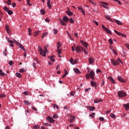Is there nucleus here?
<instances>
[{"label": "nucleus", "instance_id": "nucleus-24", "mask_svg": "<svg viewBox=\"0 0 129 129\" xmlns=\"http://www.w3.org/2000/svg\"><path fill=\"white\" fill-rule=\"evenodd\" d=\"M105 19H106L107 20H108L109 21H110V22H113V21H112L110 19V17H109V16H107V15H105Z\"/></svg>", "mask_w": 129, "mask_h": 129}, {"label": "nucleus", "instance_id": "nucleus-52", "mask_svg": "<svg viewBox=\"0 0 129 129\" xmlns=\"http://www.w3.org/2000/svg\"><path fill=\"white\" fill-rule=\"evenodd\" d=\"M95 114V113H92L91 114H90V116L93 118L94 117V115Z\"/></svg>", "mask_w": 129, "mask_h": 129}, {"label": "nucleus", "instance_id": "nucleus-14", "mask_svg": "<svg viewBox=\"0 0 129 129\" xmlns=\"http://www.w3.org/2000/svg\"><path fill=\"white\" fill-rule=\"evenodd\" d=\"M108 78L109 81L111 82V83H112L113 84H114V83H115V81L113 80V78H112V77H109Z\"/></svg>", "mask_w": 129, "mask_h": 129}, {"label": "nucleus", "instance_id": "nucleus-33", "mask_svg": "<svg viewBox=\"0 0 129 129\" xmlns=\"http://www.w3.org/2000/svg\"><path fill=\"white\" fill-rule=\"evenodd\" d=\"M47 35H48L47 33H44L43 34V35L41 36V38H45V37H46V36H47Z\"/></svg>", "mask_w": 129, "mask_h": 129}, {"label": "nucleus", "instance_id": "nucleus-30", "mask_svg": "<svg viewBox=\"0 0 129 129\" xmlns=\"http://www.w3.org/2000/svg\"><path fill=\"white\" fill-rule=\"evenodd\" d=\"M53 108H57V109H59V106H58L57 104H53Z\"/></svg>", "mask_w": 129, "mask_h": 129}, {"label": "nucleus", "instance_id": "nucleus-21", "mask_svg": "<svg viewBox=\"0 0 129 129\" xmlns=\"http://www.w3.org/2000/svg\"><path fill=\"white\" fill-rule=\"evenodd\" d=\"M123 106L125 108L126 110H128V109H129V104H124Z\"/></svg>", "mask_w": 129, "mask_h": 129}, {"label": "nucleus", "instance_id": "nucleus-38", "mask_svg": "<svg viewBox=\"0 0 129 129\" xmlns=\"http://www.w3.org/2000/svg\"><path fill=\"white\" fill-rule=\"evenodd\" d=\"M57 49H59V48L61 47V43L60 42H57Z\"/></svg>", "mask_w": 129, "mask_h": 129}, {"label": "nucleus", "instance_id": "nucleus-20", "mask_svg": "<svg viewBox=\"0 0 129 129\" xmlns=\"http://www.w3.org/2000/svg\"><path fill=\"white\" fill-rule=\"evenodd\" d=\"M54 57H55L54 55H52L51 56H48V58H49V59L51 60V61H52V62H55V59H54Z\"/></svg>", "mask_w": 129, "mask_h": 129}, {"label": "nucleus", "instance_id": "nucleus-61", "mask_svg": "<svg viewBox=\"0 0 129 129\" xmlns=\"http://www.w3.org/2000/svg\"><path fill=\"white\" fill-rule=\"evenodd\" d=\"M53 118H57V117H58V115H57L56 114H54L53 115Z\"/></svg>", "mask_w": 129, "mask_h": 129}, {"label": "nucleus", "instance_id": "nucleus-2", "mask_svg": "<svg viewBox=\"0 0 129 129\" xmlns=\"http://www.w3.org/2000/svg\"><path fill=\"white\" fill-rule=\"evenodd\" d=\"M111 63L112 64V65H114V66H116L118 65L120 63H121L122 64V61H121V60L119 58H117L116 60L115 59H110Z\"/></svg>", "mask_w": 129, "mask_h": 129}, {"label": "nucleus", "instance_id": "nucleus-36", "mask_svg": "<svg viewBox=\"0 0 129 129\" xmlns=\"http://www.w3.org/2000/svg\"><path fill=\"white\" fill-rule=\"evenodd\" d=\"M2 97H6V94L4 93L0 94V98H1Z\"/></svg>", "mask_w": 129, "mask_h": 129}, {"label": "nucleus", "instance_id": "nucleus-34", "mask_svg": "<svg viewBox=\"0 0 129 129\" xmlns=\"http://www.w3.org/2000/svg\"><path fill=\"white\" fill-rule=\"evenodd\" d=\"M19 48H20V49H22L24 51H26V49H25V47H24V46L22 44L19 46Z\"/></svg>", "mask_w": 129, "mask_h": 129}, {"label": "nucleus", "instance_id": "nucleus-49", "mask_svg": "<svg viewBox=\"0 0 129 129\" xmlns=\"http://www.w3.org/2000/svg\"><path fill=\"white\" fill-rule=\"evenodd\" d=\"M27 4L28 5V6H32V4H30V0H27Z\"/></svg>", "mask_w": 129, "mask_h": 129}, {"label": "nucleus", "instance_id": "nucleus-39", "mask_svg": "<svg viewBox=\"0 0 129 129\" xmlns=\"http://www.w3.org/2000/svg\"><path fill=\"white\" fill-rule=\"evenodd\" d=\"M70 93L71 96H75V92H71Z\"/></svg>", "mask_w": 129, "mask_h": 129}, {"label": "nucleus", "instance_id": "nucleus-10", "mask_svg": "<svg viewBox=\"0 0 129 129\" xmlns=\"http://www.w3.org/2000/svg\"><path fill=\"white\" fill-rule=\"evenodd\" d=\"M103 100L101 99H96L94 100V103H99V102H102Z\"/></svg>", "mask_w": 129, "mask_h": 129}, {"label": "nucleus", "instance_id": "nucleus-60", "mask_svg": "<svg viewBox=\"0 0 129 129\" xmlns=\"http://www.w3.org/2000/svg\"><path fill=\"white\" fill-rule=\"evenodd\" d=\"M73 58H71L70 59V63H72V64H73Z\"/></svg>", "mask_w": 129, "mask_h": 129}, {"label": "nucleus", "instance_id": "nucleus-35", "mask_svg": "<svg viewBox=\"0 0 129 129\" xmlns=\"http://www.w3.org/2000/svg\"><path fill=\"white\" fill-rule=\"evenodd\" d=\"M39 33H40V31H36L34 32V37H36L39 35Z\"/></svg>", "mask_w": 129, "mask_h": 129}, {"label": "nucleus", "instance_id": "nucleus-58", "mask_svg": "<svg viewBox=\"0 0 129 129\" xmlns=\"http://www.w3.org/2000/svg\"><path fill=\"white\" fill-rule=\"evenodd\" d=\"M112 51L114 54H115V55H117V52H116V51L114 49H112Z\"/></svg>", "mask_w": 129, "mask_h": 129}, {"label": "nucleus", "instance_id": "nucleus-8", "mask_svg": "<svg viewBox=\"0 0 129 129\" xmlns=\"http://www.w3.org/2000/svg\"><path fill=\"white\" fill-rule=\"evenodd\" d=\"M117 79L118 81H120V82H122V83H125V82H126V80L125 79H123V78L121 77H118Z\"/></svg>", "mask_w": 129, "mask_h": 129}, {"label": "nucleus", "instance_id": "nucleus-57", "mask_svg": "<svg viewBox=\"0 0 129 129\" xmlns=\"http://www.w3.org/2000/svg\"><path fill=\"white\" fill-rule=\"evenodd\" d=\"M78 10H79V11H82L83 10V8H82V7H81V6H80L79 7H78Z\"/></svg>", "mask_w": 129, "mask_h": 129}, {"label": "nucleus", "instance_id": "nucleus-18", "mask_svg": "<svg viewBox=\"0 0 129 129\" xmlns=\"http://www.w3.org/2000/svg\"><path fill=\"white\" fill-rule=\"evenodd\" d=\"M6 30L8 34L11 33V29L9 28V25H6Z\"/></svg>", "mask_w": 129, "mask_h": 129}, {"label": "nucleus", "instance_id": "nucleus-46", "mask_svg": "<svg viewBox=\"0 0 129 129\" xmlns=\"http://www.w3.org/2000/svg\"><path fill=\"white\" fill-rule=\"evenodd\" d=\"M99 120H100L101 121H103V120H104V118L102 117H100L99 118Z\"/></svg>", "mask_w": 129, "mask_h": 129}, {"label": "nucleus", "instance_id": "nucleus-54", "mask_svg": "<svg viewBox=\"0 0 129 129\" xmlns=\"http://www.w3.org/2000/svg\"><path fill=\"white\" fill-rule=\"evenodd\" d=\"M69 121L71 123H72V122H73L74 121V119H69Z\"/></svg>", "mask_w": 129, "mask_h": 129}, {"label": "nucleus", "instance_id": "nucleus-48", "mask_svg": "<svg viewBox=\"0 0 129 129\" xmlns=\"http://www.w3.org/2000/svg\"><path fill=\"white\" fill-rule=\"evenodd\" d=\"M115 2H117V3H118V5H121V2H120V1H118V0H113Z\"/></svg>", "mask_w": 129, "mask_h": 129}, {"label": "nucleus", "instance_id": "nucleus-40", "mask_svg": "<svg viewBox=\"0 0 129 129\" xmlns=\"http://www.w3.org/2000/svg\"><path fill=\"white\" fill-rule=\"evenodd\" d=\"M40 127V126L38 125H35L33 126V128L34 129H37V128H39Z\"/></svg>", "mask_w": 129, "mask_h": 129}, {"label": "nucleus", "instance_id": "nucleus-23", "mask_svg": "<svg viewBox=\"0 0 129 129\" xmlns=\"http://www.w3.org/2000/svg\"><path fill=\"white\" fill-rule=\"evenodd\" d=\"M88 109H89L90 111H93L94 109H95V107H91L89 106L88 107Z\"/></svg>", "mask_w": 129, "mask_h": 129}, {"label": "nucleus", "instance_id": "nucleus-37", "mask_svg": "<svg viewBox=\"0 0 129 129\" xmlns=\"http://www.w3.org/2000/svg\"><path fill=\"white\" fill-rule=\"evenodd\" d=\"M40 13L42 15H45V10L41 9L40 10Z\"/></svg>", "mask_w": 129, "mask_h": 129}, {"label": "nucleus", "instance_id": "nucleus-63", "mask_svg": "<svg viewBox=\"0 0 129 129\" xmlns=\"http://www.w3.org/2000/svg\"><path fill=\"white\" fill-rule=\"evenodd\" d=\"M16 3H13L12 4V6L13 8H15V7H16Z\"/></svg>", "mask_w": 129, "mask_h": 129}, {"label": "nucleus", "instance_id": "nucleus-16", "mask_svg": "<svg viewBox=\"0 0 129 129\" xmlns=\"http://www.w3.org/2000/svg\"><path fill=\"white\" fill-rule=\"evenodd\" d=\"M89 61L90 64H93V62L95 61V60H94V58H93L89 57Z\"/></svg>", "mask_w": 129, "mask_h": 129}, {"label": "nucleus", "instance_id": "nucleus-62", "mask_svg": "<svg viewBox=\"0 0 129 129\" xmlns=\"http://www.w3.org/2000/svg\"><path fill=\"white\" fill-rule=\"evenodd\" d=\"M31 108L33 109V110H34V111H37V108H36V107H32Z\"/></svg>", "mask_w": 129, "mask_h": 129}, {"label": "nucleus", "instance_id": "nucleus-32", "mask_svg": "<svg viewBox=\"0 0 129 129\" xmlns=\"http://www.w3.org/2000/svg\"><path fill=\"white\" fill-rule=\"evenodd\" d=\"M24 102L25 104H26V105H29L31 104L30 103V102L29 101H27V100H25L24 101Z\"/></svg>", "mask_w": 129, "mask_h": 129}, {"label": "nucleus", "instance_id": "nucleus-51", "mask_svg": "<svg viewBox=\"0 0 129 129\" xmlns=\"http://www.w3.org/2000/svg\"><path fill=\"white\" fill-rule=\"evenodd\" d=\"M19 72H20V73H23V72H25V70H24V69H21L19 71Z\"/></svg>", "mask_w": 129, "mask_h": 129}, {"label": "nucleus", "instance_id": "nucleus-22", "mask_svg": "<svg viewBox=\"0 0 129 129\" xmlns=\"http://www.w3.org/2000/svg\"><path fill=\"white\" fill-rule=\"evenodd\" d=\"M74 71L76 74L80 73V71H79V70L77 68L74 69Z\"/></svg>", "mask_w": 129, "mask_h": 129}, {"label": "nucleus", "instance_id": "nucleus-53", "mask_svg": "<svg viewBox=\"0 0 129 129\" xmlns=\"http://www.w3.org/2000/svg\"><path fill=\"white\" fill-rule=\"evenodd\" d=\"M53 33H54V34H57V33H58V30H57L54 29H53Z\"/></svg>", "mask_w": 129, "mask_h": 129}, {"label": "nucleus", "instance_id": "nucleus-64", "mask_svg": "<svg viewBox=\"0 0 129 129\" xmlns=\"http://www.w3.org/2000/svg\"><path fill=\"white\" fill-rule=\"evenodd\" d=\"M89 2L90 3H91L92 5H95V3H94V2H93V1H92L91 0H89Z\"/></svg>", "mask_w": 129, "mask_h": 129}, {"label": "nucleus", "instance_id": "nucleus-6", "mask_svg": "<svg viewBox=\"0 0 129 129\" xmlns=\"http://www.w3.org/2000/svg\"><path fill=\"white\" fill-rule=\"evenodd\" d=\"M3 10H4V11H5V12H7L8 14L9 15H10V16H11V15H13V14H14L13 11L10 10V9L6 6L3 7Z\"/></svg>", "mask_w": 129, "mask_h": 129}, {"label": "nucleus", "instance_id": "nucleus-50", "mask_svg": "<svg viewBox=\"0 0 129 129\" xmlns=\"http://www.w3.org/2000/svg\"><path fill=\"white\" fill-rule=\"evenodd\" d=\"M9 65H10V66H12V65H13V64H14V63L13 62V61L10 60L9 62Z\"/></svg>", "mask_w": 129, "mask_h": 129}, {"label": "nucleus", "instance_id": "nucleus-17", "mask_svg": "<svg viewBox=\"0 0 129 129\" xmlns=\"http://www.w3.org/2000/svg\"><path fill=\"white\" fill-rule=\"evenodd\" d=\"M66 14H67V15L70 16H73V13H72L71 11L69 10H68L66 12Z\"/></svg>", "mask_w": 129, "mask_h": 129}, {"label": "nucleus", "instance_id": "nucleus-12", "mask_svg": "<svg viewBox=\"0 0 129 129\" xmlns=\"http://www.w3.org/2000/svg\"><path fill=\"white\" fill-rule=\"evenodd\" d=\"M91 85L93 87H97V84L93 81L91 82Z\"/></svg>", "mask_w": 129, "mask_h": 129}, {"label": "nucleus", "instance_id": "nucleus-44", "mask_svg": "<svg viewBox=\"0 0 129 129\" xmlns=\"http://www.w3.org/2000/svg\"><path fill=\"white\" fill-rule=\"evenodd\" d=\"M34 60L38 63L40 64V61H39V59L37 57H35Z\"/></svg>", "mask_w": 129, "mask_h": 129}, {"label": "nucleus", "instance_id": "nucleus-45", "mask_svg": "<svg viewBox=\"0 0 129 129\" xmlns=\"http://www.w3.org/2000/svg\"><path fill=\"white\" fill-rule=\"evenodd\" d=\"M108 42H109V43L110 45H112L113 42H112V40H111V39H109Z\"/></svg>", "mask_w": 129, "mask_h": 129}, {"label": "nucleus", "instance_id": "nucleus-5", "mask_svg": "<svg viewBox=\"0 0 129 129\" xmlns=\"http://www.w3.org/2000/svg\"><path fill=\"white\" fill-rule=\"evenodd\" d=\"M75 50L77 52V53H81L82 51H83L84 50V48L82 46H81L80 45H78L76 46Z\"/></svg>", "mask_w": 129, "mask_h": 129}, {"label": "nucleus", "instance_id": "nucleus-15", "mask_svg": "<svg viewBox=\"0 0 129 129\" xmlns=\"http://www.w3.org/2000/svg\"><path fill=\"white\" fill-rule=\"evenodd\" d=\"M81 43H82V45H83V46H84V47H85L86 48H87V47H88V46L87 45V42H84L83 41L81 40Z\"/></svg>", "mask_w": 129, "mask_h": 129}, {"label": "nucleus", "instance_id": "nucleus-26", "mask_svg": "<svg viewBox=\"0 0 129 129\" xmlns=\"http://www.w3.org/2000/svg\"><path fill=\"white\" fill-rule=\"evenodd\" d=\"M64 74L63 75L62 78H64V77H66L67 75L68 74V72H67V70H64Z\"/></svg>", "mask_w": 129, "mask_h": 129}, {"label": "nucleus", "instance_id": "nucleus-25", "mask_svg": "<svg viewBox=\"0 0 129 129\" xmlns=\"http://www.w3.org/2000/svg\"><path fill=\"white\" fill-rule=\"evenodd\" d=\"M16 76L19 78H21V77H22V75L20 73H16Z\"/></svg>", "mask_w": 129, "mask_h": 129}, {"label": "nucleus", "instance_id": "nucleus-3", "mask_svg": "<svg viewBox=\"0 0 129 129\" xmlns=\"http://www.w3.org/2000/svg\"><path fill=\"white\" fill-rule=\"evenodd\" d=\"M95 75V73L93 72V71H92L90 72V74H87L86 75V79H89V78H91L92 80H94Z\"/></svg>", "mask_w": 129, "mask_h": 129}, {"label": "nucleus", "instance_id": "nucleus-42", "mask_svg": "<svg viewBox=\"0 0 129 129\" xmlns=\"http://www.w3.org/2000/svg\"><path fill=\"white\" fill-rule=\"evenodd\" d=\"M11 3H12V0H8L7 2V5L8 6H11Z\"/></svg>", "mask_w": 129, "mask_h": 129}, {"label": "nucleus", "instance_id": "nucleus-31", "mask_svg": "<svg viewBox=\"0 0 129 129\" xmlns=\"http://www.w3.org/2000/svg\"><path fill=\"white\" fill-rule=\"evenodd\" d=\"M69 21L70 23H71L72 24H73L74 23V20L72 18L69 19Z\"/></svg>", "mask_w": 129, "mask_h": 129}, {"label": "nucleus", "instance_id": "nucleus-9", "mask_svg": "<svg viewBox=\"0 0 129 129\" xmlns=\"http://www.w3.org/2000/svg\"><path fill=\"white\" fill-rule=\"evenodd\" d=\"M114 33L117 34V35H118V36H121L122 37H126V35L122 34V33H119L116 30L114 31Z\"/></svg>", "mask_w": 129, "mask_h": 129}, {"label": "nucleus", "instance_id": "nucleus-41", "mask_svg": "<svg viewBox=\"0 0 129 129\" xmlns=\"http://www.w3.org/2000/svg\"><path fill=\"white\" fill-rule=\"evenodd\" d=\"M102 7L103 8H105V9H106V10H109V8L107 6H105L104 5H102Z\"/></svg>", "mask_w": 129, "mask_h": 129}, {"label": "nucleus", "instance_id": "nucleus-13", "mask_svg": "<svg viewBox=\"0 0 129 129\" xmlns=\"http://www.w3.org/2000/svg\"><path fill=\"white\" fill-rule=\"evenodd\" d=\"M47 7L51 10L52 9V6H51V0H48L47 3Z\"/></svg>", "mask_w": 129, "mask_h": 129}, {"label": "nucleus", "instance_id": "nucleus-7", "mask_svg": "<svg viewBox=\"0 0 129 129\" xmlns=\"http://www.w3.org/2000/svg\"><path fill=\"white\" fill-rule=\"evenodd\" d=\"M118 95L119 97H125L126 96V93L122 91H119L118 92Z\"/></svg>", "mask_w": 129, "mask_h": 129}, {"label": "nucleus", "instance_id": "nucleus-29", "mask_svg": "<svg viewBox=\"0 0 129 129\" xmlns=\"http://www.w3.org/2000/svg\"><path fill=\"white\" fill-rule=\"evenodd\" d=\"M68 117H70L71 118H72V119H74L75 118V116L74 115H70V114H68Z\"/></svg>", "mask_w": 129, "mask_h": 129}, {"label": "nucleus", "instance_id": "nucleus-1", "mask_svg": "<svg viewBox=\"0 0 129 129\" xmlns=\"http://www.w3.org/2000/svg\"><path fill=\"white\" fill-rule=\"evenodd\" d=\"M44 49H42V47L41 46H38V51H40V55L43 56V57H45V56H46V53L48 52V49H47L46 46H45L44 47Z\"/></svg>", "mask_w": 129, "mask_h": 129}, {"label": "nucleus", "instance_id": "nucleus-19", "mask_svg": "<svg viewBox=\"0 0 129 129\" xmlns=\"http://www.w3.org/2000/svg\"><path fill=\"white\" fill-rule=\"evenodd\" d=\"M13 41L15 43V44H16L17 45V46H18L19 47L21 46V45H22L21 43H19V42H18L17 40H16L15 39L13 38Z\"/></svg>", "mask_w": 129, "mask_h": 129}, {"label": "nucleus", "instance_id": "nucleus-43", "mask_svg": "<svg viewBox=\"0 0 129 129\" xmlns=\"http://www.w3.org/2000/svg\"><path fill=\"white\" fill-rule=\"evenodd\" d=\"M110 116L112 117V118H115V115L113 114V113L110 114Z\"/></svg>", "mask_w": 129, "mask_h": 129}, {"label": "nucleus", "instance_id": "nucleus-56", "mask_svg": "<svg viewBox=\"0 0 129 129\" xmlns=\"http://www.w3.org/2000/svg\"><path fill=\"white\" fill-rule=\"evenodd\" d=\"M102 29H103V30H104V31H105L106 30V29H107L106 27H105V26H104V25H102Z\"/></svg>", "mask_w": 129, "mask_h": 129}, {"label": "nucleus", "instance_id": "nucleus-4", "mask_svg": "<svg viewBox=\"0 0 129 129\" xmlns=\"http://www.w3.org/2000/svg\"><path fill=\"white\" fill-rule=\"evenodd\" d=\"M62 20L59 19V21L60 22V24L62 25V26H66V23H68L69 18L67 17V16H64L63 17Z\"/></svg>", "mask_w": 129, "mask_h": 129}, {"label": "nucleus", "instance_id": "nucleus-28", "mask_svg": "<svg viewBox=\"0 0 129 129\" xmlns=\"http://www.w3.org/2000/svg\"><path fill=\"white\" fill-rule=\"evenodd\" d=\"M115 22L116 23V24H117V25H122V23L119 20H115Z\"/></svg>", "mask_w": 129, "mask_h": 129}, {"label": "nucleus", "instance_id": "nucleus-55", "mask_svg": "<svg viewBox=\"0 0 129 129\" xmlns=\"http://www.w3.org/2000/svg\"><path fill=\"white\" fill-rule=\"evenodd\" d=\"M77 60L78 59H76L75 60H74L72 63L73 65H74L75 64H77Z\"/></svg>", "mask_w": 129, "mask_h": 129}, {"label": "nucleus", "instance_id": "nucleus-47", "mask_svg": "<svg viewBox=\"0 0 129 129\" xmlns=\"http://www.w3.org/2000/svg\"><path fill=\"white\" fill-rule=\"evenodd\" d=\"M8 42L10 43L11 44H14V41H13L12 40H11L10 39L8 40Z\"/></svg>", "mask_w": 129, "mask_h": 129}, {"label": "nucleus", "instance_id": "nucleus-27", "mask_svg": "<svg viewBox=\"0 0 129 129\" xmlns=\"http://www.w3.org/2000/svg\"><path fill=\"white\" fill-rule=\"evenodd\" d=\"M106 33H108V34H109V35H111V31L109 30L108 29H106L105 30Z\"/></svg>", "mask_w": 129, "mask_h": 129}, {"label": "nucleus", "instance_id": "nucleus-59", "mask_svg": "<svg viewBox=\"0 0 129 129\" xmlns=\"http://www.w3.org/2000/svg\"><path fill=\"white\" fill-rule=\"evenodd\" d=\"M0 75H1V76H6V74L4 73L1 72L0 73Z\"/></svg>", "mask_w": 129, "mask_h": 129}, {"label": "nucleus", "instance_id": "nucleus-11", "mask_svg": "<svg viewBox=\"0 0 129 129\" xmlns=\"http://www.w3.org/2000/svg\"><path fill=\"white\" fill-rule=\"evenodd\" d=\"M47 120H48V121H49V122L52 123V122H55V120H54L53 119V118H52L50 116H48L47 117Z\"/></svg>", "mask_w": 129, "mask_h": 129}]
</instances>
